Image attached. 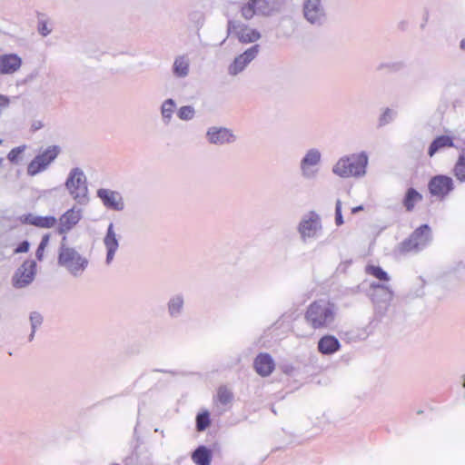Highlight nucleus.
<instances>
[{
	"label": "nucleus",
	"instance_id": "1",
	"mask_svg": "<svg viewBox=\"0 0 465 465\" xmlns=\"http://www.w3.org/2000/svg\"><path fill=\"white\" fill-rule=\"evenodd\" d=\"M82 218L83 210L74 205L64 213L58 220L54 216H40L34 213L25 214L21 220L25 223L45 229L53 228L57 223V232L66 236V234L78 224Z\"/></svg>",
	"mask_w": 465,
	"mask_h": 465
},
{
	"label": "nucleus",
	"instance_id": "2",
	"mask_svg": "<svg viewBox=\"0 0 465 465\" xmlns=\"http://www.w3.org/2000/svg\"><path fill=\"white\" fill-rule=\"evenodd\" d=\"M338 309L327 300L312 302L304 312L306 323L313 330H331L334 328Z\"/></svg>",
	"mask_w": 465,
	"mask_h": 465
},
{
	"label": "nucleus",
	"instance_id": "3",
	"mask_svg": "<svg viewBox=\"0 0 465 465\" xmlns=\"http://www.w3.org/2000/svg\"><path fill=\"white\" fill-rule=\"evenodd\" d=\"M368 165L369 155L367 152L361 151L340 157L332 165L331 172L342 179H361L367 174Z\"/></svg>",
	"mask_w": 465,
	"mask_h": 465
},
{
	"label": "nucleus",
	"instance_id": "4",
	"mask_svg": "<svg viewBox=\"0 0 465 465\" xmlns=\"http://www.w3.org/2000/svg\"><path fill=\"white\" fill-rule=\"evenodd\" d=\"M66 240V236L62 239L57 263L72 277L81 278L89 266V259L74 247L67 245Z\"/></svg>",
	"mask_w": 465,
	"mask_h": 465
},
{
	"label": "nucleus",
	"instance_id": "5",
	"mask_svg": "<svg viewBox=\"0 0 465 465\" xmlns=\"http://www.w3.org/2000/svg\"><path fill=\"white\" fill-rule=\"evenodd\" d=\"M64 186L69 195L81 205L89 202V190L87 178L84 170L80 167L72 168L66 177Z\"/></svg>",
	"mask_w": 465,
	"mask_h": 465
},
{
	"label": "nucleus",
	"instance_id": "6",
	"mask_svg": "<svg viewBox=\"0 0 465 465\" xmlns=\"http://www.w3.org/2000/svg\"><path fill=\"white\" fill-rule=\"evenodd\" d=\"M282 9L281 0H248L240 8L241 16L244 20H252L255 15L269 17L280 13Z\"/></svg>",
	"mask_w": 465,
	"mask_h": 465
},
{
	"label": "nucleus",
	"instance_id": "7",
	"mask_svg": "<svg viewBox=\"0 0 465 465\" xmlns=\"http://www.w3.org/2000/svg\"><path fill=\"white\" fill-rule=\"evenodd\" d=\"M297 231L302 242L317 239L322 231L320 214L314 211L304 214L297 226Z\"/></svg>",
	"mask_w": 465,
	"mask_h": 465
},
{
	"label": "nucleus",
	"instance_id": "8",
	"mask_svg": "<svg viewBox=\"0 0 465 465\" xmlns=\"http://www.w3.org/2000/svg\"><path fill=\"white\" fill-rule=\"evenodd\" d=\"M322 163V153L318 148L308 149L299 163V171L302 179L310 181L317 178Z\"/></svg>",
	"mask_w": 465,
	"mask_h": 465
},
{
	"label": "nucleus",
	"instance_id": "9",
	"mask_svg": "<svg viewBox=\"0 0 465 465\" xmlns=\"http://www.w3.org/2000/svg\"><path fill=\"white\" fill-rule=\"evenodd\" d=\"M60 153V147L51 145L38 153L27 165V174L35 176L48 169L51 163L57 158Z\"/></svg>",
	"mask_w": 465,
	"mask_h": 465
},
{
	"label": "nucleus",
	"instance_id": "10",
	"mask_svg": "<svg viewBox=\"0 0 465 465\" xmlns=\"http://www.w3.org/2000/svg\"><path fill=\"white\" fill-rule=\"evenodd\" d=\"M228 35L235 36L242 44H252L259 41L262 34L257 29L241 21L230 20L227 23Z\"/></svg>",
	"mask_w": 465,
	"mask_h": 465
},
{
	"label": "nucleus",
	"instance_id": "11",
	"mask_svg": "<svg viewBox=\"0 0 465 465\" xmlns=\"http://www.w3.org/2000/svg\"><path fill=\"white\" fill-rule=\"evenodd\" d=\"M303 18L311 25H322L326 20L324 0H302Z\"/></svg>",
	"mask_w": 465,
	"mask_h": 465
},
{
	"label": "nucleus",
	"instance_id": "12",
	"mask_svg": "<svg viewBox=\"0 0 465 465\" xmlns=\"http://www.w3.org/2000/svg\"><path fill=\"white\" fill-rule=\"evenodd\" d=\"M260 52V45H254L237 55L228 66V74L235 76L242 73L253 61Z\"/></svg>",
	"mask_w": 465,
	"mask_h": 465
},
{
	"label": "nucleus",
	"instance_id": "13",
	"mask_svg": "<svg viewBox=\"0 0 465 465\" xmlns=\"http://www.w3.org/2000/svg\"><path fill=\"white\" fill-rule=\"evenodd\" d=\"M36 263L33 260H27L17 269L13 276V285L15 288H25L35 279Z\"/></svg>",
	"mask_w": 465,
	"mask_h": 465
},
{
	"label": "nucleus",
	"instance_id": "14",
	"mask_svg": "<svg viewBox=\"0 0 465 465\" xmlns=\"http://www.w3.org/2000/svg\"><path fill=\"white\" fill-rule=\"evenodd\" d=\"M431 240L430 229L427 224L421 225L411 236V238L403 242L405 251H419L424 248Z\"/></svg>",
	"mask_w": 465,
	"mask_h": 465
},
{
	"label": "nucleus",
	"instance_id": "15",
	"mask_svg": "<svg viewBox=\"0 0 465 465\" xmlns=\"http://www.w3.org/2000/svg\"><path fill=\"white\" fill-rule=\"evenodd\" d=\"M97 197L102 201L104 207L114 211H123L124 202L122 194L117 191L101 188L97 190Z\"/></svg>",
	"mask_w": 465,
	"mask_h": 465
},
{
	"label": "nucleus",
	"instance_id": "16",
	"mask_svg": "<svg viewBox=\"0 0 465 465\" xmlns=\"http://www.w3.org/2000/svg\"><path fill=\"white\" fill-rule=\"evenodd\" d=\"M208 142L215 145H223L236 141V135L226 127L212 126L206 132Z\"/></svg>",
	"mask_w": 465,
	"mask_h": 465
},
{
	"label": "nucleus",
	"instance_id": "17",
	"mask_svg": "<svg viewBox=\"0 0 465 465\" xmlns=\"http://www.w3.org/2000/svg\"><path fill=\"white\" fill-rule=\"evenodd\" d=\"M120 236L116 233L113 223H109L107 232L103 239V243L106 251L105 263L110 265L114 260L115 253L119 249Z\"/></svg>",
	"mask_w": 465,
	"mask_h": 465
},
{
	"label": "nucleus",
	"instance_id": "18",
	"mask_svg": "<svg viewBox=\"0 0 465 465\" xmlns=\"http://www.w3.org/2000/svg\"><path fill=\"white\" fill-rule=\"evenodd\" d=\"M429 189L432 195L443 198L453 190V181L445 175H437L429 183Z\"/></svg>",
	"mask_w": 465,
	"mask_h": 465
},
{
	"label": "nucleus",
	"instance_id": "19",
	"mask_svg": "<svg viewBox=\"0 0 465 465\" xmlns=\"http://www.w3.org/2000/svg\"><path fill=\"white\" fill-rule=\"evenodd\" d=\"M22 65V58L15 54H6L0 55V74H13L17 72Z\"/></svg>",
	"mask_w": 465,
	"mask_h": 465
},
{
	"label": "nucleus",
	"instance_id": "20",
	"mask_svg": "<svg viewBox=\"0 0 465 465\" xmlns=\"http://www.w3.org/2000/svg\"><path fill=\"white\" fill-rule=\"evenodd\" d=\"M371 299L375 303H388L392 300L393 292L390 286L385 283H375L371 284Z\"/></svg>",
	"mask_w": 465,
	"mask_h": 465
},
{
	"label": "nucleus",
	"instance_id": "21",
	"mask_svg": "<svg viewBox=\"0 0 465 465\" xmlns=\"http://www.w3.org/2000/svg\"><path fill=\"white\" fill-rule=\"evenodd\" d=\"M254 369L259 375L269 376L274 370V361L269 354L261 353L254 360Z\"/></svg>",
	"mask_w": 465,
	"mask_h": 465
},
{
	"label": "nucleus",
	"instance_id": "22",
	"mask_svg": "<svg viewBox=\"0 0 465 465\" xmlns=\"http://www.w3.org/2000/svg\"><path fill=\"white\" fill-rule=\"evenodd\" d=\"M190 58L187 55L176 56L172 67L173 74L179 78L187 77L190 74Z\"/></svg>",
	"mask_w": 465,
	"mask_h": 465
},
{
	"label": "nucleus",
	"instance_id": "23",
	"mask_svg": "<svg viewBox=\"0 0 465 465\" xmlns=\"http://www.w3.org/2000/svg\"><path fill=\"white\" fill-rule=\"evenodd\" d=\"M340 347V341L332 335H325L318 342V350L322 354H332L339 351Z\"/></svg>",
	"mask_w": 465,
	"mask_h": 465
},
{
	"label": "nucleus",
	"instance_id": "24",
	"mask_svg": "<svg viewBox=\"0 0 465 465\" xmlns=\"http://www.w3.org/2000/svg\"><path fill=\"white\" fill-rule=\"evenodd\" d=\"M184 307V297L183 294L173 295L167 302V312L171 318H178L182 315Z\"/></svg>",
	"mask_w": 465,
	"mask_h": 465
},
{
	"label": "nucleus",
	"instance_id": "25",
	"mask_svg": "<svg viewBox=\"0 0 465 465\" xmlns=\"http://www.w3.org/2000/svg\"><path fill=\"white\" fill-rule=\"evenodd\" d=\"M192 460L196 465H210L212 453L205 446H200L193 452Z\"/></svg>",
	"mask_w": 465,
	"mask_h": 465
},
{
	"label": "nucleus",
	"instance_id": "26",
	"mask_svg": "<svg viewBox=\"0 0 465 465\" xmlns=\"http://www.w3.org/2000/svg\"><path fill=\"white\" fill-rule=\"evenodd\" d=\"M453 146L454 144L451 137L448 135L439 136L431 143L429 148V155L433 156L439 150Z\"/></svg>",
	"mask_w": 465,
	"mask_h": 465
},
{
	"label": "nucleus",
	"instance_id": "27",
	"mask_svg": "<svg viewBox=\"0 0 465 465\" xmlns=\"http://www.w3.org/2000/svg\"><path fill=\"white\" fill-rule=\"evenodd\" d=\"M175 109L176 103L173 99L169 98L163 102L161 105V116L163 124H169L171 123Z\"/></svg>",
	"mask_w": 465,
	"mask_h": 465
},
{
	"label": "nucleus",
	"instance_id": "28",
	"mask_svg": "<svg viewBox=\"0 0 465 465\" xmlns=\"http://www.w3.org/2000/svg\"><path fill=\"white\" fill-rule=\"evenodd\" d=\"M453 174L460 183L465 182V148L460 152L453 167Z\"/></svg>",
	"mask_w": 465,
	"mask_h": 465
},
{
	"label": "nucleus",
	"instance_id": "29",
	"mask_svg": "<svg viewBox=\"0 0 465 465\" xmlns=\"http://www.w3.org/2000/svg\"><path fill=\"white\" fill-rule=\"evenodd\" d=\"M421 194L419 193L416 190L411 188L408 190L405 199H404V206L408 211H411L415 204L421 200Z\"/></svg>",
	"mask_w": 465,
	"mask_h": 465
},
{
	"label": "nucleus",
	"instance_id": "30",
	"mask_svg": "<svg viewBox=\"0 0 465 465\" xmlns=\"http://www.w3.org/2000/svg\"><path fill=\"white\" fill-rule=\"evenodd\" d=\"M216 399L220 403L227 405L232 401L233 394L228 387L220 386L217 390Z\"/></svg>",
	"mask_w": 465,
	"mask_h": 465
},
{
	"label": "nucleus",
	"instance_id": "31",
	"mask_svg": "<svg viewBox=\"0 0 465 465\" xmlns=\"http://www.w3.org/2000/svg\"><path fill=\"white\" fill-rule=\"evenodd\" d=\"M365 272L381 282H387L390 281L388 273L379 266L368 265L366 266Z\"/></svg>",
	"mask_w": 465,
	"mask_h": 465
},
{
	"label": "nucleus",
	"instance_id": "32",
	"mask_svg": "<svg viewBox=\"0 0 465 465\" xmlns=\"http://www.w3.org/2000/svg\"><path fill=\"white\" fill-rule=\"evenodd\" d=\"M30 324L32 331L29 335V340L32 341L34 339L36 329L42 324L43 317L39 312H33L29 317Z\"/></svg>",
	"mask_w": 465,
	"mask_h": 465
},
{
	"label": "nucleus",
	"instance_id": "33",
	"mask_svg": "<svg viewBox=\"0 0 465 465\" xmlns=\"http://www.w3.org/2000/svg\"><path fill=\"white\" fill-rule=\"evenodd\" d=\"M177 115L183 121H190L194 117L195 110L191 105H184L179 108Z\"/></svg>",
	"mask_w": 465,
	"mask_h": 465
},
{
	"label": "nucleus",
	"instance_id": "34",
	"mask_svg": "<svg viewBox=\"0 0 465 465\" xmlns=\"http://www.w3.org/2000/svg\"><path fill=\"white\" fill-rule=\"evenodd\" d=\"M196 422H197V430L200 431L204 430L210 424L208 411L198 414L197 418H196Z\"/></svg>",
	"mask_w": 465,
	"mask_h": 465
},
{
	"label": "nucleus",
	"instance_id": "35",
	"mask_svg": "<svg viewBox=\"0 0 465 465\" xmlns=\"http://www.w3.org/2000/svg\"><path fill=\"white\" fill-rule=\"evenodd\" d=\"M396 116V112L392 109L386 108L380 117V124L384 125L391 122Z\"/></svg>",
	"mask_w": 465,
	"mask_h": 465
},
{
	"label": "nucleus",
	"instance_id": "36",
	"mask_svg": "<svg viewBox=\"0 0 465 465\" xmlns=\"http://www.w3.org/2000/svg\"><path fill=\"white\" fill-rule=\"evenodd\" d=\"M25 149H26V145H21V146L12 149L7 155L8 160L12 163H18L19 155L22 153H24Z\"/></svg>",
	"mask_w": 465,
	"mask_h": 465
},
{
	"label": "nucleus",
	"instance_id": "37",
	"mask_svg": "<svg viewBox=\"0 0 465 465\" xmlns=\"http://www.w3.org/2000/svg\"><path fill=\"white\" fill-rule=\"evenodd\" d=\"M343 218L341 214V202L340 199L336 201L335 204V224L337 226H341L343 224Z\"/></svg>",
	"mask_w": 465,
	"mask_h": 465
},
{
	"label": "nucleus",
	"instance_id": "38",
	"mask_svg": "<svg viewBox=\"0 0 465 465\" xmlns=\"http://www.w3.org/2000/svg\"><path fill=\"white\" fill-rule=\"evenodd\" d=\"M10 98L5 94H0V116L10 105Z\"/></svg>",
	"mask_w": 465,
	"mask_h": 465
},
{
	"label": "nucleus",
	"instance_id": "39",
	"mask_svg": "<svg viewBox=\"0 0 465 465\" xmlns=\"http://www.w3.org/2000/svg\"><path fill=\"white\" fill-rule=\"evenodd\" d=\"M38 32L41 35L47 36L51 33V29L45 22H42L39 24Z\"/></svg>",
	"mask_w": 465,
	"mask_h": 465
},
{
	"label": "nucleus",
	"instance_id": "40",
	"mask_svg": "<svg viewBox=\"0 0 465 465\" xmlns=\"http://www.w3.org/2000/svg\"><path fill=\"white\" fill-rule=\"evenodd\" d=\"M29 247H30L29 242L27 241H24L17 246V248L15 250V253L26 252H28Z\"/></svg>",
	"mask_w": 465,
	"mask_h": 465
},
{
	"label": "nucleus",
	"instance_id": "41",
	"mask_svg": "<svg viewBox=\"0 0 465 465\" xmlns=\"http://www.w3.org/2000/svg\"><path fill=\"white\" fill-rule=\"evenodd\" d=\"M49 241H50V234L49 233L45 234L42 237V240H41L40 244L38 245V247H42L43 249H45L46 246L49 243Z\"/></svg>",
	"mask_w": 465,
	"mask_h": 465
},
{
	"label": "nucleus",
	"instance_id": "42",
	"mask_svg": "<svg viewBox=\"0 0 465 465\" xmlns=\"http://www.w3.org/2000/svg\"><path fill=\"white\" fill-rule=\"evenodd\" d=\"M44 252H45V249H43L42 247H38L37 250H36V258L39 260V261H42L43 260V257H44Z\"/></svg>",
	"mask_w": 465,
	"mask_h": 465
},
{
	"label": "nucleus",
	"instance_id": "43",
	"mask_svg": "<svg viewBox=\"0 0 465 465\" xmlns=\"http://www.w3.org/2000/svg\"><path fill=\"white\" fill-rule=\"evenodd\" d=\"M43 127V124L40 121H37V122H35L33 124H32V129L34 131H36V130H39L40 128Z\"/></svg>",
	"mask_w": 465,
	"mask_h": 465
},
{
	"label": "nucleus",
	"instance_id": "44",
	"mask_svg": "<svg viewBox=\"0 0 465 465\" xmlns=\"http://www.w3.org/2000/svg\"><path fill=\"white\" fill-rule=\"evenodd\" d=\"M362 210H363L362 205H359V206L353 207L351 209V213H357L358 212L362 211Z\"/></svg>",
	"mask_w": 465,
	"mask_h": 465
},
{
	"label": "nucleus",
	"instance_id": "45",
	"mask_svg": "<svg viewBox=\"0 0 465 465\" xmlns=\"http://www.w3.org/2000/svg\"><path fill=\"white\" fill-rule=\"evenodd\" d=\"M460 48H461V49H463V50H465V40H462V41L460 42Z\"/></svg>",
	"mask_w": 465,
	"mask_h": 465
},
{
	"label": "nucleus",
	"instance_id": "46",
	"mask_svg": "<svg viewBox=\"0 0 465 465\" xmlns=\"http://www.w3.org/2000/svg\"><path fill=\"white\" fill-rule=\"evenodd\" d=\"M199 22H200L201 24H203V15H201V16H200V18H199Z\"/></svg>",
	"mask_w": 465,
	"mask_h": 465
},
{
	"label": "nucleus",
	"instance_id": "47",
	"mask_svg": "<svg viewBox=\"0 0 465 465\" xmlns=\"http://www.w3.org/2000/svg\"><path fill=\"white\" fill-rule=\"evenodd\" d=\"M2 163V158H0V164Z\"/></svg>",
	"mask_w": 465,
	"mask_h": 465
},
{
	"label": "nucleus",
	"instance_id": "48",
	"mask_svg": "<svg viewBox=\"0 0 465 465\" xmlns=\"http://www.w3.org/2000/svg\"><path fill=\"white\" fill-rule=\"evenodd\" d=\"M2 143V140L0 139V144Z\"/></svg>",
	"mask_w": 465,
	"mask_h": 465
}]
</instances>
